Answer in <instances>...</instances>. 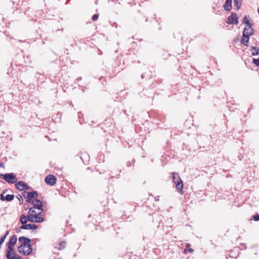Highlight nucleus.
<instances>
[{
	"mask_svg": "<svg viewBox=\"0 0 259 259\" xmlns=\"http://www.w3.org/2000/svg\"><path fill=\"white\" fill-rule=\"evenodd\" d=\"M45 181L47 184L53 186L56 183L57 180L54 175H49L46 177Z\"/></svg>",
	"mask_w": 259,
	"mask_h": 259,
	"instance_id": "39448f33",
	"label": "nucleus"
},
{
	"mask_svg": "<svg viewBox=\"0 0 259 259\" xmlns=\"http://www.w3.org/2000/svg\"><path fill=\"white\" fill-rule=\"evenodd\" d=\"M28 221L27 216L26 217L24 214L21 215L20 222L22 225H25Z\"/></svg>",
	"mask_w": 259,
	"mask_h": 259,
	"instance_id": "6ab92c4d",
	"label": "nucleus"
},
{
	"mask_svg": "<svg viewBox=\"0 0 259 259\" xmlns=\"http://www.w3.org/2000/svg\"><path fill=\"white\" fill-rule=\"evenodd\" d=\"M242 23L245 24L246 26L253 25L246 16L243 18Z\"/></svg>",
	"mask_w": 259,
	"mask_h": 259,
	"instance_id": "4be33fe9",
	"label": "nucleus"
},
{
	"mask_svg": "<svg viewBox=\"0 0 259 259\" xmlns=\"http://www.w3.org/2000/svg\"><path fill=\"white\" fill-rule=\"evenodd\" d=\"M17 240V236L14 235L11 238L8 243L9 250L7 251V259H14V258H10V254L12 251H14V246L16 244Z\"/></svg>",
	"mask_w": 259,
	"mask_h": 259,
	"instance_id": "f257e3e1",
	"label": "nucleus"
},
{
	"mask_svg": "<svg viewBox=\"0 0 259 259\" xmlns=\"http://www.w3.org/2000/svg\"><path fill=\"white\" fill-rule=\"evenodd\" d=\"M99 16L98 14H94L92 17V20L93 21H96L98 19Z\"/></svg>",
	"mask_w": 259,
	"mask_h": 259,
	"instance_id": "bb28decb",
	"label": "nucleus"
},
{
	"mask_svg": "<svg viewBox=\"0 0 259 259\" xmlns=\"http://www.w3.org/2000/svg\"><path fill=\"white\" fill-rule=\"evenodd\" d=\"M19 200L20 204H22L23 202V199L22 197L21 196H20V198H19Z\"/></svg>",
	"mask_w": 259,
	"mask_h": 259,
	"instance_id": "c85d7f7f",
	"label": "nucleus"
},
{
	"mask_svg": "<svg viewBox=\"0 0 259 259\" xmlns=\"http://www.w3.org/2000/svg\"><path fill=\"white\" fill-rule=\"evenodd\" d=\"M6 191H7V190L4 191H3V193H5V192H6Z\"/></svg>",
	"mask_w": 259,
	"mask_h": 259,
	"instance_id": "72a5a7b5",
	"label": "nucleus"
},
{
	"mask_svg": "<svg viewBox=\"0 0 259 259\" xmlns=\"http://www.w3.org/2000/svg\"><path fill=\"white\" fill-rule=\"evenodd\" d=\"M257 12H258V14H259V8H258V9H257Z\"/></svg>",
	"mask_w": 259,
	"mask_h": 259,
	"instance_id": "473e14b6",
	"label": "nucleus"
},
{
	"mask_svg": "<svg viewBox=\"0 0 259 259\" xmlns=\"http://www.w3.org/2000/svg\"><path fill=\"white\" fill-rule=\"evenodd\" d=\"M10 258H14V259H20L21 257L19 255H16L14 252V251H12V253L10 254Z\"/></svg>",
	"mask_w": 259,
	"mask_h": 259,
	"instance_id": "b1692460",
	"label": "nucleus"
},
{
	"mask_svg": "<svg viewBox=\"0 0 259 259\" xmlns=\"http://www.w3.org/2000/svg\"><path fill=\"white\" fill-rule=\"evenodd\" d=\"M172 179L174 182L176 184L182 181L179 174L177 172H174L172 173Z\"/></svg>",
	"mask_w": 259,
	"mask_h": 259,
	"instance_id": "f3484780",
	"label": "nucleus"
},
{
	"mask_svg": "<svg viewBox=\"0 0 259 259\" xmlns=\"http://www.w3.org/2000/svg\"><path fill=\"white\" fill-rule=\"evenodd\" d=\"M15 187L20 191L29 190V186L23 181H19L15 184Z\"/></svg>",
	"mask_w": 259,
	"mask_h": 259,
	"instance_id": "0eeeda50",
	"label": "nucleus"
},
{
	"mask_svg": "<svg viewBox=\"0 0 259 259\" xmlns=\"http://www.w3.org/2000/svg\"><path fill=\"white\" fill-rule=\"evenodd\" d=\"M249 36H248V37H247V36L244 37L243 36L242 38H241V42L243 45H245L246 46H248V44L249 42Z\"/></svg>",
	"mask_w": 259,
	"mask_h": 259,
	"instance_id": "aec40b11",
	"label": "nucleus"
},
{
	"mask_svg": "<svg viewBox=\"0 0 259 259\" xmlns=\"http://www.w3.org/2000/svg\"><path fill=\"white\" fill-rule=\"evenodd\" d=\"M65 242H62L60 244V247L59 249H61L62 248H64L65 247Z\"/></svg>",
	"mask_w": 259,
	"mask_h": 259,
	"instance_id": "a878e982",
	"label": "nucleus"
},
{
	"mask_svg": "<svg viewBox=\"0 0 259 259\" xmlns=\"http://www.w3.org/2000/svg\"><path fill=\"white\" fill-rule=\"evenodd\" d=\"M250 51L252 56H256L259 55V48L256 47L252 46L250 47Z\"/></svg>",
	"mask_w": 259,
	"mask_h": 259,
	"instance_id": "a211bd4d",
	"label": "nucleus"
},
{
	"mask_svg": "<svg viewBox=\"0 0 259 259\" xmlns=\"http://www.w3.org/2000/svg\"><path fill=\"white\" fill-rule=\"evenodd\" d=\"M254 33V29L252 25L246 26L243 31V34L244 37H248L252 35Z\"/></svg>",
	"mask_w": 259,
	"mask_h": 259,
	"instance_id": "6e6552de",
	"label": "nucleus"
},
{
	"mask_svg": "<svg viewBox=\"0 0 259 259\" xmlns=\"http://www.w3.org/2000/svg\"><path fill=\"white\" fill-rule=\"evenodd\" d=\"M252 62L256 66H259V59L253 58Z\"/></svg>",
	"mask_w": 259,
	"mask_h": 259,
	"instance_id": "393cba45",
	"label": "nucleus"
},
{
	"mask_svg": "<svg viewBox=\"0 0 259 259\" xmlns=\"http://www.w3.org/2000/svg\"><path fill=\"white\" fill-rule=\"evenodd\" d=\"M232 0H226L224 8L226 11H230L232 9Z\"/></svg>",
	"mask_w": 259,
	"mask_h": 259,
	"instance_id": "2eb2a0df",
	"label": "nucleus"
},
{
	"mask_svg": "<svg viewBox=\"0 0 259 259\" xmlns=\"http://www.w3.org/2000/svg\"><path fill=\"white\" fill-rule=\"evenodd\" d=\"M33 205L32 207H35L36 209L42 210V203L40 200L39 199H36L31 202Z\"/></svg>",
	"mask_w": 259,
	"mask_h": 259,
	"instance_id": "9d476101",
	"label": "nucleus"
},
{
	"mask_svg": "<svg viewBox=\"0 0 259 259\" xmlns=\"http://www.w3.org/2000/svg\"><path fill=\"white\" fill-rule=\"evenodd\" d=\"M0 167H4V164L3 163H0Z\"/></svg>",
	"mask_w": 259,
	"mask_h": 259,
	"instance_id": "2f4dec72",
	"label": "nucleus"
},
{
	"mask_svg": "<svg viewBox=\"0 0 259 259\" xmlns=\"http://www.w3.org/2000/svg\"><path fill=\"white\" fill-rule=\"evenodd\" d=\"M176 187L177 190V191L180 194H183L184 191H183V184L182 181H180L179 183H176Z\"/></svg>",
	"mask_w": 259,
	"mask_h": 259,
	"instance_id": "dca6fc26",
	"label": "nucleus"
},
{
	"mask_svg": "<svg viewBox=\"0 0 259 259\" xmlns=\"http://www.w3.org/2000/svg\"><path fill=\"white\" fill-rule=\"evenodd\" d=\"M14 198V195L13 194H8L6 196H4L3 194H1V200L2 201H11Z\"/></svg>",
	"mask_w": 259,
	"mask_h": 259,
	"instance_id": "4468645a",
	"label": "nucleus"
},
{
	"mask_svg": "<svg viewBox=\"0 0 259 259\" xmlns=\"http://www.w3.org/2000/svg\"><path fill=\"white\" fill-rule=\"evenodd\" d=\"M1 177L5 180L6 182L10 184H14L17 181V177L13 173H7L5 174H2Z\"/></svg>",
	"mask_w": 259,
	"mask_h": 259,
	"instance_id": "f03ea898",
	"label": "nucleus"
},
{
	"mask_svg": "<svg viewBox=\"0 0 259 259\" xmlns=\"http://www.w3.org/2000/svg\"><path fill=\"white\" fill-rule=\"evenodd\" d=\"M27 219L29 222L32 223H41L44 221V218L40 216L33 215L28 214Z\"/></svg>",
	"mask_w": 259,
	"mask_h": 259,
	"instance_id": "20e7f679",
	"label": "nucleus"
},
{
	"mask_svg": "<svg viewBox=\"0 0 259 259\" xmlns=\"http://www.w3.org/2000/svg\"><path fill=\"white\" fill-rule=\"evenodd\" d=\"M227 23L228 24H237L238 21L237 14L236 13H232L229 16Z\"/></svg>",
	"mask_w": 259,
	"mask_h": 259,
	"instance_id": "423d86ee",
	"label": "nucleus"
},
{
	"mask_svg": "<svg viewBox=\"0 0 259 259\" xmlns=\"http://www.w3.org/2000/svg\"><path fill=\"white\" fill-rule=\"evenodd\" d=\"M42 210L36 209L35 207H31L28 211V214L33 215L39 216L41 213Z\"/></svg>",
	"mask_w": 259,
	"mask_h": 259,
	"instance_id": "f8f14e48",
	"label": "nucleus"
},
{
	"mask_svg": "<svg viewBox=\"0 0 259 259\" xmlns=\"http://www.w3.org/2000/svg\"><path fill=\"white\" fill-rule=\"evenodd\" d=\"M18 250L19 253H22L23 255H28L32 251V247L31 245L29 244L25 246H19L18 247Z\"/></svg>",
	"mask_w": 259,
	"mask_h": 259,
	"instance_id": "7ed1b4c3",
	"label": "nucleus"
},
{
	"mask_svg": "<svg viewBox=\"0 0 259 259\" xmlns=\"http://www.w3.org/2000/svg\"><path fill=\"white\" fill-rule=\"evenodd\" d=\"M18 240L19 241L22 243L20 246H22L29 245L31 242V240L29 238L23 236L19 237Z\"/></svg>",
	"mask_w": 259,
	"mask_h": 259,
	"instance_id": "9b49d317",
	"label": "nucleus"
},
{
	"mask_svg": "<svg viewBox=\"0 0 259 259\" xmlns=\"http://www.w3.org/2000/svg\"><path fill=\"white\" fill-rule=\"evenodd\" d=\"M9 232L7 231L6 234L0 238V244L2 245L4 242V241H5L6 237H7L8 235L9 234Z\"/></svg>",
	"mask_w": 259,
	"mask_h": 259,
	"instance_id": "5701e85b",
	"label": "nucleus"
},
{
	"mask_svg": "<svg viewBox=\"0 0 259 259\" xmlns=\"http://www.w3.org/2000/svg\"><path fill=\"white\" fill-rule=\"evenodd\" d=\"M187 250L189 251H190V252H192L193 251V249H192V248H189V249H184V252H185V253H186V252H187Z\"/></svg>",
	"mask_w": 259,
	"mask_h": 259,
	"instance_id": "c756f323",
	"label": "nucleus"
},
{
	"mask_svg": "<svg viewBox=\"0 0 259 259\" xmlns=\"http://www.w3.org/2000/svg\"><path fill=\"white\" fill-rule=\"evenodd\" d=\"M253 220L255 221H259V214L253 215Z\"/></svg>",
	"mask_w": 259,
	"mask_h": 259,
	"instance_id": "cd10ccee",
	"label": "nucleus"
},
{
	"mask_svg": "<svg viewBox=\"0 0 259 259\" xmlns=\"http://www.w3.org/2000/svg\"><path fill=\"white\" fill-rule=\"evenodd\" d=\"M37 228V225L35 224H25V225H22L20 227V229L24 230H35Z\"/></svg>",
	"mask_w": 259,
	"mask_h": 259,
	"instance_id": "ddd939ff",
	"label": "nucleus"
},
{
	"mask_svg": "<svg viewBox=\"0 0 259 259\" xmlns=\"http://www.w3.org/2000/svg\"><path fill=\"white\" fill-rule=\"evenodd\" d=\"M242 0H234V4L235 6L237 7V10H239L242 6Z\"/></svg>",
	"mask_w": 259,
	"mask_h": 259,
	"instance_id": "412c9836",
	"label": "nucleus"
},
{
	"mask_svg": "<svg viewBox=\"0 0 259 259\" xmlns=\"http://www.w3.org/2000/svg\"><path fill=\"white\" fill-rule=\"evenodd\" d=\"M26 193H28V192L24 191L23 193V196L25 198H26V196H27V194Z\"/></svg>",
	"mask_w": 259,
	"mask_h": 259,
	"instance_id": "7c9ffc66",
	"label": "nucleus"
},
{
	"mask_svg": "<svg viewBox=\"0 0 259 259\" xmlns=\"http://www.w3.org/2000/svg\"><path fill=\"white\" fill-rule=\"evenodd\" d=\"M26 194L27 202L28 203H31L32 201V199L37 198L38 197V194L36 191L28 192V193Z\"/></svg>",
	"mask_w": 259,
	"mask_h": 259,
	"instance_id": "1a4fd4ad",
	"label": "nucleus"
}]
</instances>
